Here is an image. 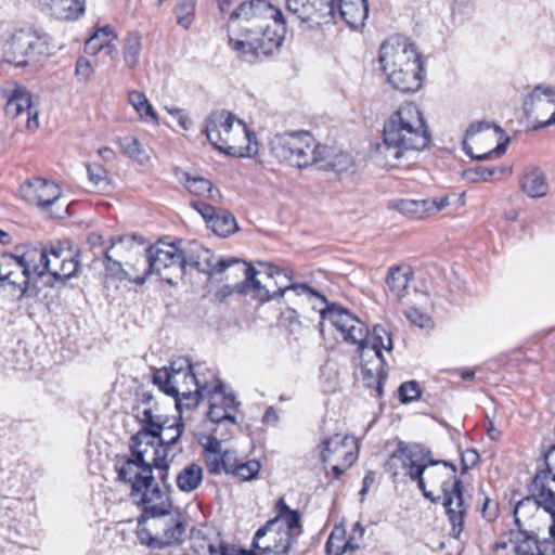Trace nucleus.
Instances as JSON below:
<instances>
[{
	"mask_svg": "<svg viewBox=\"0 0 555 555\" xmlns=\"http://www.w3.org/2000/svg\"><path fill=\"white\" fill-rule=\"evenodd\" d=\"M286 34L282 11L267 0L242 3L229 17L230 47L247 62L273 54Z\"/></svg>",
	"mask_w": 555,
	"mask_h": 555,
	"instance_id": "f257e3e1",
	"label": "nucleus"
},
{
	"mask_svg": "<svg viewBox=\"0 0 555 555\" xmlns=\"http://www.w3.org/2000/svg\"><path fill=\"white\" fill-rule=\"evenodd\" d=\"M380 69L392 88L403 92H415L423 83L424 68L421 54L406 38L392 36L379 49Z\"/></svg>",
	"mask_w": 555,
	"mask_h": 555,
	"instance_id": "f03ea898",
	"label": "nucleus"
},
{
	"mask_svg": "<svg viewBox=\"0 0 555 555\" xmlns=\"http://www.w3.org/2000/svg\"><path fill=\"white\" fill-rule=\"evenodd\" d=\"M286 8L291 16L310 28L340 18L357 29L369 16L366 0H286Z\"/></svg>",
	"mask_w": 555,
	"mask_h": 555,
	"instance_id": "7ed1b4c3",
	"label": "nucleus"
},
{
	"mask_svg": "<svg viewBox=\"0 0 555 555\" xmlns=\"http://www.w3.org/2000/svg\"><path fill=\"white\" fill-rule=\"evenodd\" d=\"M384 145L400 158L404 151H422L430 142V131L423 113L414 103L408 102L398 107L386 120L383 130Z\"/></svg>",
	"mask_w": 555,
	"mask_h": 555,
	"instance_id": "20e7f679",
	"label": "nucleus"
},
{
	"mask_svg": "<svg viewBox=\"0 0 555 555\" xmlns=\"http://www.w3.org/2000/svg\"><path fill=\"white\" fill-rule=\"evenodd\" d=\"M153 383L164 393L175 398L179 412L195 409L201 399L207 396L209 386L201 384L186 359L172 362L170 367H163L153 374Z\"/></svg>",
	"mask_w": 555,
	"mask_h": 555,
	"instance_id": "39448f33",
	"label": "nucleus"
},
{
	"mask_svg": "<svg viewBox=\"0 0 555 555\" xmlns=\"http://www.w3.org/2000/svg\"><path fill=\"white\" fill-rule=\"evenodd\" d=\"M433 463L434 460L430 459V451L427 448L418 443H405L400 441L397 449L386 461L385 468L390 473L395 482L402 480L404 477L416 481L424 496L434 501L431 492L425 491L424 478L426 464Z\"/></svg>",
	"mask_w": 555,
	"mask_h": 555,
	"instance_id": "423d86ee",
	"label": "nucleus"
},
{
	"mask_svg": "<svg viewBox=\"0 0 555 555\" xmlns=\"http://www.w3.org/2000/svg\"><path fill=\"white\" fill-rule=\"evenodd\" d=\"M324 151V145L317 143L308 131L276 135L272 144V152L276 158L297 168L317 165Z\"/></svg>",
	"mask_w": 555,
	"mask_h": 555,
	"instance_id": "0eeeda50",
	"label": "nucleus"
},
{
	"mask_svg": "<svg viewBox=\"0 0 555 555\" xmlns=\"http://www.w3.org/2000/svg\"><path fill=\"white\" fill-rule=\"evenodd\" d=\"M135 266L143 269L142 275L145 279L155 273L169 285H175L177 279H182V258H180V246L177 243L157 242L146 249V256L137 259Z\"/></svg>",
	"mask_w": 555,
	"mask_h": 555,
	"instance_id": "6e6552de",
	"label": "nucleus"
},
{
	"mask_svg": "<svg viewBox=\"0 0 555 555\" xmlns=\"http://www.w3.org/2000/svg\"><path fill=\"white\" fill-rule=\"evenodd\" d=\"M204 132L211 145L229 155L235 153L241 139L248 138L245 124L224 111L214 112L207 117Z\"/></svg>",
	"mask_w": 555,
	"mask_h": 555,
	"instance_id": "1a4fd4ad",
	"label": "nucleus"
},
{
	"mask_svg": "<svg viewBox=\"0 0 555 555\" xmlns=\"http://www.w3.org/2000/svg\"><path fill=\"white\" fill-rule=\"evenodd\" d=\"M230 273L225 276L227 280L233 275L234 278L243 276L244 280L242 282L236 283L235 285L224 284L222 285L216 293L215 298L218 301H224L228 297L233 294L238 295H248L253 294V296L261 302H266L269 296V285H261L259 279L257 278V270L246 261L238 259L237 262L233 263L232 268L229 270Z\"/></svg>",
	"mask_w": 555,
	"mask_h": 555,
	"instance_id": "9d476101",
	"label": "nucleus"
},
{
	"mask_svg": "<svg viewBox=\"0 0 555 555\" xmlns=\"http://www.w3.org/2000/svg\"><path fill=\"white\" fill-rule=\"evenodd\" d=\"M141 441L131 446V457L115 465L117 480L131 483L130 495L137 499V494L143 489L152 487L154 479L151 463L144 460L146 450H142Z\"/></svg>",
	"mask_w": 555,
	"mask_h": 555,
	"instance_id": "9b49d317",
	"label": "nucleus"
},
{
	"mask_svg": "<svg viewBox=\"0 0 555 555\" xmlns=\"http://www.w3.org/2000/svg\"><path fill=\"white\" fill-rule=\"evenodd\" d=\"M320 313L323 320H328L341 333L344 340L358 344L361 351H365L369 328L358 317L335 304L326 305Z\"/></svg>",
	"mask_w": 555,
	"mask_h": 555,
	"instance_id": "f8f14e48",
	"label": "nucleus"
},
{
	"mask_svg": "<svg viewBox=\"0 0 555 555\" xmlns=\"http://www.w3.org/2000/svg\"><path fill=\"white\" fill-rule=\"evenodd\" d=\"M263 267V271H258L257 275H262L263 281L259 280L261 285H269V296L270 298L267 300L274 299L276 297L283 296L287 292H294L296 295H306L309 298H318L321 302H326L325 296L321 295L318 291L311 288L309 285L305 283H293L286 285L285 281H291V278L287 275L279 267L271 263H259Z\"/></svg>",
	"mask_w": 555,
	"mask_h": 555,
	"instance_id": "ddd939ff",
	"label": "nucleus"
},
{
	"mask_svg": "<svg viewBox=\"0 0 555 555\" xmlns=\"http://www.w3.org/2000/svg\"><path fill=\"white\" fill-rule=\"evenodd\" d=\"M297 539L279 526L268 528L267 521L256 531L253 546L264 554L288 555L297 543Z\"/></svg>",
	"mask_w": 555,
	"mask_h": 555,
	"instance_id": "4468645a",
	"label": "nucleus"
},
{
	"mask_svg": "<svg viewBox=\"0 0 555 555\" xmlns=\"http://www.w3.org/2000/svg\"><path fill=\"white\" fill-rule=\"evenodd\" d=\"M155 527L162 530L155 537H150L147 541L141 539V543L152 548H165L171 545L180 544L185 533V522L178 508L155 519Z\"/></svg>",
	"mask_w": 555,
	"mask_h": 555,
	"instance_id": "2eb2a0df",
	"label": "nucleus"
},
{
	"mask_svg": "<svg viewBox=\"0 0 555 555\" xmlns=\"http://www.w3.org/2000/svg\"><path fill=\"white\" fill-rule=\"evenodd\" d=\"M61 197L59 184L37 178V208L46 219H63L67 216V204H61Z\"/></svg>",
	"mask_w": 555,
	"mask_h": 555,
	"instance_id": "dca6fc26",
	"label": "nucleus"
},
{
	"mask_svg": "<svg viewBox=\"0 0 555 555\" xmlns=\"http://www.w3.org/2000/svg\"><path fill=\"white\" fill-rule=\"evenodd\" d=\"M0 260L2 261L1 286L8 285L12 287L17 293V298H21L26 293L29 284V269L24 261V256L16 257L11 254H3Z\"/></svg>",
	"mask_w": 555,
	"mask_h": 555,
	"instance_id": "f3484780",
	"label": "nucleus"
},
{
	"mask_svg": "<svg viewBox=\"0 0 555 555\" xmlns=\"http://www.w3.org/2000/svg\"><path fill=\"white\" fill-rule=\"evenodd\" d=\"M321 447L320 459L324 464L344 461L345 467H349L357 459V442L353 437L336 434L324 439Z\"/></svg>",
	"mask_w": 555,
	"mask_h": 555,
	"instance_id": "a211bd4d",
	"label": "nucleus"
},
{
	"mask_svg": "<svg viewBox=\"0 0 555 555\" xmlns=\"http://www.w3.org/2000/svg\"><path fill=\"white\" fill-rule=\"evenodd\" d=\"M544 473H537L532 481V499L526 498L515 506V514L525 508L529 504L541 506L545 512L551 514L553 524L550 527V534L555 539V491L545 485Z\"/></svg>",
	"mask_w": 555,
	"mask_h": 555,
	"instance_id": "6ab92c4d",
	"label": "nucleus"
},
{
	"mask_svg": "<svg viewBox=\"0 0 555 555\" xmlns=\"http://www.w3.org/2000/svg\"><path fill=\"white\" fill-rule=\"evenodd\" d=\"M528 114L537 115L544 109L553 107L554 111L548 119H538L535 129L545 128L555 124V87L537 86L525 101Z\"/></svg>",
	"mask_w": 555,
	"mask_h": 555,
	"instance_id": "aec40b11",
	"label": "nucleus"
},
{
	"mask_svg": "<svg viewBox=\"0 0 555 555\" xmlns=\"http://www.w3.org/2000/svg\"><path fill=\"white\" fill-rule=\"evenodd\" d=\"M443 506L452 525L453 535L457 538L463 531L466 515L462 481H454L453 487L443 493Z\"/></svg>",
	"mask_w": 555,
	"mask_h": 555,
	"instance_id": "412c9836",
	"label": "nucleus"
},
{
	"mask_svg": "<svg viewBox=\"0 0 555 555\" xmlns=\"http://www.w3.org/2000/svg\"><path fill=\"white\" fill-rule=\"evenodd\" d=\"M134 500L143 507L145 515L156 519L176 509L168 492L162 491L158 486L143 489Z\"/></svg>",
	"mask_w": 555,
	"mask_h": 555,
	"instance_id": "4be33fe9",
	"label": "nucleus"
},
{
	"mask_svg": "<svg viewBox=\"0 0 555 555\" xmlns=\"http://www.w3.org/2000/svg\"><path fill=\"white\" fill-rule=\"evenodd\" d=\"M425 488L440 487L442 493H446L453 487L454 481H461L456 477V467L447 461H434L433 464H426L424 470Z\"/></svg>",
	"mask_w": 555,
	"mask_h": 555,
	"instance_id": "5701e85b",
	"label": "nucleus"
},
{
	"mask_svg": "<svg viewBox=\"0 0 555 555\" xmlns=\"http://www.w3.org/2000/svg\"><path fill=\"white\" fill-rule=\"evenodd\" d=\"M133 410L137 411L135 416L142 425V428L132 436V442H142V439L149 437V435L160 434L162 428L165 425L164 422L168 416L160 413L158 404H154L152 408L144 406L142 410L140 405H135Z\"/></svg>",
	"mask_w": 555,
	"mask_h": 555,
	"instance_id": "b1692460",
	"label": "nucleus"
},
{
	"mask_svg": "<svg viewBox=\"0 0 555 555\" xmlns=\"http://www.w3.org/2000/svg\"><path fill=\"white\" fill-rule=\"evenodd\" d=\"M67 256H70L68 242H51L43 246L40 250V266L42 267V271L37 272V279L43 282L44 278L48 279L51 275L53 268L59 267Z\"/></svg>",
	"mask_w": 555,
	"mask_h": 555,
	"instance_id": "393cba45",
	"label": "nucleus"
},
{
	"mask_svg": "<svg viewBox=\"0 0 555 555\" xmlns=\"http://www.w3.org/2000/svg\"><path fill=\"white\" fill-rule=\"evenodd\" d=\"M4 96L7 98L5 115L10 118H16L26 112L28 115L27 127L29 128L31 120L35 119V115L31 116L30 113L33 105L31 94L23 86L16 85L10 92L4 90Z\"/></svg>",
	"mask_w": 555,
	"mask_h": 555,
	"instance_id": "a878e982",
	"label": "nucleus"
},
{
	"mask_svg": "<svg viewBox=\"0 0 555 555\" xmlns=\"http://www.w3.org/2000/svg\"><path fill=\"white\" fill-rule=\"evenodd\" d=\"M42 10L61 21H75L86 11L85 0H37Z\"/></svg>",
	"mask_w": 555,
	"mask_h": 555,
	"instance_id": "bb28decb",
	"label": "nucleus"
},
{
	"mask_svg": "<svg viewBox=\"0 0 555 555\" xmlns=\"http://www.w3.org/2000/svg\"><path fill=\"white\" fill-rule=\"evenodd\" d=\"M320 162L317 164L321 169L332 170L338 175L348 172L354 166L353 157L344 151L324 145Z\"/></svg>",
	"mask_w": 555,
	"mask_h": 555,
	"instance_id": "cd10ccee",
	"label": "nucleus"
},
{
	"mask_svg": "<svg viewBox=\"0 0 555 555\" xmlns=\"http://www.w3.org/2000/svg\"><path fill=\"white\" fill-rule=\"evenodd\" d=\"M201 258L196 261L193 269L208 275L221 274L230 270L233 263L237 262L240 258H220L216 259L210 249L199 248Z\"/></svg>",
	"mask_w": 555,
	"mask_h": 555,
	"instance_id": "c85d7f7f",
	"label": "nucleus"
},
{
	"mask_svg": "<svg viewBox=\"0 0 555 555\" xmlns=\"http://www.w3.org/2000/svg\"><path fill=\"white\" fill-rule=\"evenodd\" d=\"M491 127H492V125L488 121H478V122L472 124L468 127V129L466 130L465 139L463 141V149H464L465 153L467 155H469L473 159L487 160V159H491L494 157H500L506 152L507 144L509 142L508 138L505 140V142L498 144L493 150H491L487 153L478 154V155L473 154L472 147L467 144V139L474 137L475 134H477L478 132H480L482 130H488Z\"/></svg>",
	"mask_w": 555,
	"mask_h": 555,
	"instance_id": "c756f323",
	"label": "nucleus"
},
{
	"mask_svg": "<svg viewBox=\"0 0 555 555\" xmlns=\"http://www.w3.org/2000/svg\"><path fill=\"white\" fill-rule=\"evenodd\" d=\"M412 269L406 264H398L389 268L386 284L389 291L397 297L402 298L406 294L409 283L412 279Z\"/></svg>",
	"mask_w": 555,
	"mask_h": 555,
	"instance_id": "7c9ffc66",
	"label": "nucleus"
},
{
	"mask_svg": "<svg viewBox=\"0 0 555 555\" xmlns=\"http://www.w3.org/2000/svg\"><path fill=\"white\" fill-rule=\"evenodd\" d=\"M184 186L190 193L204 196L212 203H218L221 198L219 189L214 186L211 181L202 177H192L189 173H184Z\"/></svg>",
	"mask_w": 555,
	"mask_h": 555,
	"instance_id": "2f4dec72",
	"label": "nucleus"
},
{
	"mask_svg": "<svg viewBox=\"0 0 555 555\" xmlns=\"http://www.w3.org/2000/svg\"><path fill=\"white\" fill-rule=\"evenodd\" d=\"M392 348V338L389 332L384 327L376 325L373 328V341L371 344L367 341V348L364 352L362 351V358H364L367 352L372 351L373 357L376 358L378 364H385L382 350L385 349L387 351H391Z\"/></svg>",
	"mask_w": 555,
	"mask_h": 555,
	"instance_id": "473e14b6",
	"label": "nucleus"
},
{
	"mask_svg": "<svg viewBox=\"0 0 555 555\" xmlns=\"http://www.w3.org/2000/svg\"><path fill=\"white\" fill-rule=\"evenodd\" d=\"M524 193L531 198L543 197L547 194L548 184L545 175L540 170H532L526 173L520 180Z\"/></svg>",
	"mask_w": 555,
	"mask_h": 555,
	"instance_id": "72a5a7b5",
	"label": "nucleus"
},
{
	"mask_svg": "<svg viewBox=\"0 0 555 555\" xmlns=\"http://www.w3.org/2000/svg\"><path fill=\"white\" fill-rule=\"evenodd\" d=\"M78 257L79 253H73L70 250V256L65 257L59 267L53 268L51 275L47 279V281H43V283L53 286V282L64 283L65 281L75 276L80 267Z\"/></svg>",
	"mask_w": 555,
	"mask_h": 555,
	"instance_id": "f704fd0d",
	"label": "nucleus"
},
{
	"mask_svg": "<svg viewBox=\"0 0 555 555\" xmlns=\"http://www.w3.org/2000/svg\"><path fill=\"white\" fill-rule=\"evenodd\" d=\"M176 481L181 491L191 492L201 486L203 481V468L192 463L177 475Z\"/></svg>",
	"mask_w": 555,
	"mask_h": 555,
	"instance_id": "c9c22d12",
	"label": "nucleus"
},
{
	"mask_svg": "<svg viewBox=\"0 0 555 555\" xmlns=\"http://www.w3.org/2000/svg\"><path fill=\"white\" fill-rule=\"evenodd\" d=\"M209 227L212 231L222 237H227L237 230L235 217L228 210L218 208Z\"/></svg>",
	"mask_w": 555,
	"mask_h": 555,
	"instance_id": "e433bc0d",
	"label": "nucleus"
},
{
	"mask_svg": "<svg viewBox=\"0 0 555 555\" xmlns=\"http://www.w3.org/2000/svg\"><path fill=\"white\" fill-rule=\"evenodd\" d=\"M383 365L384 364H378L376 358H374L373 361H366L361 365V374L364 385L367 387L375 386L378 396L383 395Z\"/></svg>",
	"mask_w": 555,
	"mask_h": 555,
	"instance_id": "4c0bfd02",
	"label": "nucleus"
},
{
	"mask_svg": "<svg viewBox=\"0 0 555 555\" xmlns=\"http://www.w3.org/2000/svg\"><path fill=\"white\" fill-rule=\"evenodd\" d=\"M271 526H279L285 531L299 538L302 533V526L300 522V514L298 511L293 509L285 515H276L274 518L268 520V528Z\"/></svg>",
	"mask_w": 555,
	"mask_h": 555,
	"instance_id": "58836bf2",
	"label": "nucleus"
},
{
	"mask_svg": "<svg viewBox=\"0 0 555 555\" xmlns=\"http://www.w3.org/2000/svg\"><path fill=\"white\" fill-rule=\"evenodd\" d=\"M117 142L122 153L129 158L142 165L149 162L150 156L137 138L128 135L119 138Z\"/></svg>",
	"mask_w": 555,
	"mask_h": 555,
	"instance_id": "ea45409f",
	"label": "nucleus"
},
{
	"mask_svg": "<svg viewBox=\"0 0 555 555\" xmlns=\"http://www.w3.org/2000/svg\"><path fill=\"white\" fill-rule=\"evenodd\" d=\"M164 424L165 425L163 426L160 434L149 435V437L157 438L159 443L170 448L179 441L184 425L181 422V418L177 422L170 423L169 417L164 422Z\"/></svg>",
	"mask_w": 555,
	"mask_h": 555,
	"instance_id": "a19ab883",
	"label": "nucleus"
},
{
	"mask_svg": "<svg viewBox=\"0 0 555 555\" xmlns=\"http://www.w3.org/2000/svg\"><path fill=\"white\" fill-rule=\"evenodd\" d=\"M141 37L137 33H130L125 38L122 56L127 67L134 68L141 53Z\"/></svg>",
	"mask_w": 555,
	"mask_h": 555,
	"instance_id": "79ce46f5",
	"label": "nucleus"
},
{
	"mask_svg": "<svg viewBox=\"0 0 555 555\" xmlns=\"http://www.w3.org/2000/svg\"><path fill=\"white\" fill-rule=\"evenodd\" d=\"M102 254L106 261L105 269L109 275L115 276L120 281L129 280L138 285H142L145 282V275H131L129 272L124 270L121 263L114 260L108 250H103Z\"/></svg>",
	"mask_w": 555,
	"mask_h": 555,
	"instance_id": "37998d69",
	"label": "nucleus"
},
{
	"mask_svg": "<svg viewBox=\"0 0 555 555\" xmlns=\"http://www.w3.org/2000/svg\"><path fill=\"white\" fill-rule=\"evenodd\" d=\"M127 237L124 235L112 236L108 240V245H106V241L101 233L91 232L87 237V244L92 250L95 258L103 256V250H111L117 244L122 243Z\"/></svg>",
	"mask_w": 555,
	"mask_h": 555,
	"instance_id": "c03bdc74",
	"label": "nucleus"
},
{
	"mask_svg": "<svg viewBox=\"0 0 555 555\" xmlns=\"http://www.w3.org/2000/svg\"><path fill=\"white\" fill-rule=\"evenodd\" d=\"M393 207L410 218L424 219L427 217L425 199H400L393 203Z\"/></svg>",
	"mask_w": 555,
	"mask_h": 555,
	"instance_id": "a18cd8bd",
	"label": "nucleus"
},
{
	"mask_svg": "<svg viewBox=\"0 0 555 555\" xmlns=\"http://www.w3.org/2000/svg\"><path fill=\"white\" fill-rule=\"evenodd\" d=\"M128 100L141 118L150 117L153 120H157L156 112L143 92L137 90L130 91Z\"/></svg>",
	"mask_w": 555,
	"mask_h": 555,
	"instance_id": "49530a36",
	"label": "nucleus"
},
{
	"mask_svg": "<svg viewBox=\"0 0 555 555\" xmlns=\"http://www.w3.org/2000/svg\"><path fill=\"white\" fill-rule=\"evenodd\" d=\"M209 397V410L207 412L208 418L210 422L222 425L225 423H230L234 425L236 423L235 415L231 413L229 410L227 411L224 406H221L219 400H217L211 393H207Z\"/></svg>",
	"mask_w": 555,
	"mask_h": 555,
	"instance_id": "de8ad7c7",
	"label": "nucleus"
},
{
	"mask_svg": "<svg viewBox=\"0 0 555 555\" xmlns=\"http://www.w3.org/2000/svg\"><path fill=\"white\" fill-rule=\"evenodd\" d=\"M345 530L335 527L325 543L326 555H343L346 553Z\"/></svg>",
	"mask_w": 555,
	"mask_h": 555,
	"instance_id": "09e8293b",
	"label": "nucleus"
},
{
	"mask_svg": "<svg viewBox=\"0 0 555 555\" xmlns=\"http://www.w3.org/2000/svg\"><path fill=\"white\" fill-rule=\"evenodd\" d=\"M195 0H179L176 7L177 23L188 29L193 23Z\"/></svg>",
	"mask_w": 555,
	"mask_h": 555,
	"instance_id": "8fccbe9b",
	"label": "nucleus"
},
{
	"mask_svg": "<svg viewBox=\"0 0 555 555\" xmlns=\"http://www.w3.org/2000/svg\"><path fill=\"white\" fill-rule=\"evenodd\" d=\"M199 248H204V246L196 241L189 242L185 246L180 247V258H182L184 274L186 273V268H194L196 261L201 258Z\"/></svg>",
	"mask_w": 555,
	"mask_h": 555,
	"instance_id": "3c124183",
	"label": "nucleus"
},
{
	"mask_svg": "<svg viewBox=\"0 0 555 555\" xmlns=\"http://www.w3.org/2000/svg\"><path fill=\"white\" fill-rule=\"evenodd\" d=\"M261 468V465L256 460L241 461L237 465V469L233 472V476L242 481H249L257 477Z\"/></svg>",
	"mask_w": 555,
	"mask_h": 555,
	"instance_id": "603ef678",
	"label": "nucleus"
},
{
	"mask_svg": "<svg viewBox=\"0 0 555 555\" xmlns=\"http://www.w3.org/2000/svg\"><path fill=\"white\" fill-rule=\"evenodd\" d=\"M216 382L217 384L214 386V388L209 387L208 393H211L217 400H219L221 406H224L227 411L229 410L234 414L237 405L235 397L231 393H225L224 386L221 380L217 379Z\"/></svg>",
	"mask_w": 555,
	"mask_h": 555,
	"instance_id": "864d4df0",
	"label": "nucleus"
},
{
	"mask_svg": "<svg viewBox=\"0 0 555 555\" xmlns=\"http://www.w3.org/2000/svg\"><path fill=\"white\" fill-rule=\"evenodd\" d=\"M500 172L501 175L509 172V169L506 167H485V166H477L475 168L468 169V175L473 176L476 175L477 178H472L473 182L478 181H492L493 176L495 173Z\"/></svg>",
	"mask_w": 555,
	"mask_h": 555,
	"instance_id": "5fc2aeb1",
	"label": "nucleus"
},
{
	"mask_svg": "<svg viewBox=\"0 0 555 555\" xmlns=\"http://www.w3.org/2000/svg\"><path fill=\"white\" fill-rule=\"evenodd\" d=\"M398 392L400 401L403 403H408L418 399L422 393L420 384L415 380L402 383L398 389Z\"/></svg>",
	"mask_w": 555,
	"mask_h": 555,
	"instance_id": "6e6d98bb",
	"label": "nucleus"
},
{
	"mask_svg": "<svg viewBox=\"0 0 555 555\" xmlns=\"http://www.w3.org/2000/svg\"><path fill=\"white\" fill-rule=\"evenodd\" d=\"M88 178L94 186L105 190L107 185V172L105 168L100 164H91L87 167Z\"/></svg>",
	"mask_w": 555,
	"mask_h": 555,
	"instance_id": "4d7b16f0",
	"label": "nucleus"
},
{
	"mask_svg": "<svg viewBox=\"0 0 555 555\" xmlns=\"http://www.w3.org/2000/svg\"><path fill=\"white\" fill-rule=\"evenodd\" d=\"M406 319L414 325L421 328H431L433 320L426 313L420 311L417 308L410 307L404 311Z\"/></svg>",
	"mask_w": 555,
	"mask_h": 555,
	"instance_id": "13d9d810",
	"label": "nucleus"
},
{
	"mask_svg": "<svg viewBox=\"0 0 555 555\" xmlns=\"http://www.w3.org/2000/svg\"><path fill=\"white\" fill-rule=\"evenodd\" d=\"M93 72H94L93 66L87 57L79 56L77 59L76 66H75V76L78 79V81L83 82V83L90 81L91 77L93 75Z\"/></svg>",
	"mask_w": 555,
	"mask_h": 555,
	"instance_id": "bf43d9fd",
	"label": "nucleus"
},
{
	"mask_svg": "<svg viewBox=\"0 0 555 555\" xmlns=\"http://www.w3.org/2000/svg\"><path fill=\"white\" fill-rule=\"evenodd\" d=\"M61 47L54 43L49 35H37V54L48 57L54 54Z\"/></svg>",
	"mask_w": 555,
	"mask_h": 555,
	"instance_id": "052dcab7",
	"label": "nucleus"
},
{
	"mask_svg": "<svg viewBox=\"0 0 555 555\" xmlns=\"http://www.w3.org/2000/svg\"><path fill=\"white\" fill-rule=\"evenodd\" d=\"M109 37L116 38L114 35V29L109 25L99 27L94 34L86 41V49H91L94 47V44H99V42L103 40H108Z\"/></svg>",
	"mask_w": 555,
	"mask_h": 555,
	"instance_id": "680f3d73",
	"label": "nucleus"
},
{
	"mask_svg": "<svg viewBox=\"0 0 555 555\" xmlns=\"http://www.w3.org/2000/svg\"><path fill=\"white\" fill-rule=\"evenodd\" d=\"M169 449V447L159 443L158 448L154 450L153 463L151 464L152 468L155 467L162 470H166L169 468V463L167 462Z\"/></svg>",
	"mask_w": 555,
	"mask_h": 555,
	"instance_id": "e2e57ef3",
	"label": "nucleus"
},
{
	"mask_svg": "<svg viewBox=\"0 0 555 555\" xmlns=\"http://www.w3.org/2000/svg\"><path fill=\"white\" fill-rule=\"evenodd\" d=\"M242 460L238 459L237 453L233 450H224L221 454L222 470L225 474H233L237 469V465Z\"/></svg>",
	"mask_w": 555,
	"mask_h": 555,
	"instance_id": "0e129e2a",
	"label": "nucleus"
},
{
	"mask_svg": "<svg viewBox=\"0 0 555 555\" xmlns=\"http://www.w3.org/2000/svg\"><path fill=\"white\" fill-rule=\"evenodd\" d=\"M191 206L201 214V216L205 219L207 224L209 225L212 218L215 217L218 208L212 206L211 204L205 203L203 201H193Z\"/></svg>",
	"mask_w": 555,
	"mask_h": 555,
	"instance_id": "69168bd1",
	"label": "nucleus"
},
{
	"mask_svg": "<svg viewBox=\"0 0 555 555\" xmlns=\"http://www.w3.org/2000/svg\"><path fill=\"white\" fill-rule=\"evenodd\" d=\"M426 210L427 217L437 214L443 210L447 206H449V197L443 196L440 198H426Z\"/></svg>",
	"mask_w": 555,
	"mask_h": 555,
	"instance_id": "338daca9",
	"label": "nucleus"
},
{
	"mask_svg": "<svg viewBox=\"0 0 555 555\" xmlns=\"http://www.w3.org/2000/svg\"><path fill=\"white\" fill-rule=\"evenodd\" d=\"M88 53L95 54L100 51H104L106 55L115 60L118 55V50L115 46L109 43V40H103L99 44H94L91 49H86Z\"/></svg>",
	"mask_w": 555,
	"mask_h": 555,
	"instance_id": "774afa93",
	"label": "nucleus"
}]
</instances>
